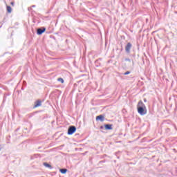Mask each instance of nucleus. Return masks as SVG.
Listing matches in <instances>:
<instances>
[{
    "mask_svg": "<svg viewBox=\"0 0 177 177\" xmlns=\"http://www.w3.org/2000/svg\"><path fill=\"white\" fill-rule=\"evenodd\" d=\"M32 8H35V6H32Z\"/></svg>",
    "mask_w": 177,
    "mask_h": 177,
    "instance_id": "obj_16",
    "label": "nucleus"
},
{
    "mask_svg": "<svg viewBox=\"0 0 177 177\" xmlns=\"http://www.w3.org/2000/svg\"><path fill=\"white\" fill-rule=\"evenodd\" d=\"M138 113L140 114V115H145L147 113V109H146V105L143 103L142 100L138 102V106H137Z\"/></svg>",
    "mask_w": 177,
    "mask_h": 177,
    "instance_id": "obj_1",
    "label": "nucleus"
},
{
    "mask_svg": "<svg viewBox=\"0 0 177 177\" xmlns=\"http://www.w3.org/2000/svg\"><path fill=\"white\" fill-rule=\"evenodd\" d=\"M104 128L106 131H111L113 129V124H105Z\"/></svg>",
    "mask_w": 177,
    "mask_h": 177,
    "instance_id": "obj_7",
    "label": "nucleus"
},
{
    "mask_svg": "<svg viewBox=\"0 0 177 177\" xmlns=\"http://www.w3.org/2000/svg\"><path fill=\"white\" fill-rule=\"evenodd\" d=\"M96 121H101V122H103L104 121V115H100L96 117Z\"/></svg>",
    "mask_w": 177,
    "mask_h": 177,
    "instance_id": "obj_6",
    "label": "nucleus"
},
{
    "mask_svg": "<svg viewBox=\"0 0 177 177\" xmlns=\"http://www.w3.org/2000/svg\"><path fill=\"white\" fill-rule=\"evenodd\" d=\"M43 165H44V167H46V168H50V169H52V165H49L47 162H44Z\"/></svg>",
    "mask_w": 177,
    "mask_h": 177,
    "instance_id": "obj_8",
    "label": "nucleus"
},
{
    "mask_svg": "<svg viewBox=\"0 0 177 177\" xmlns=\"http://www.w3.org/2000/svg\"><path fill=\"white\" fill-rule=\"evenodd\" d=\"M57 81L59 82H61V84H64V80H63V78H62V77L58 78Z\"/></svg>",
    "mask_w": 177,
    "mask_h": 177,
    "instance_id": "obj_10",
    "label": "nucleus"
},
{
    "mask_svg": "<svg viewBox=\"0 0 177 177\" xmlns=\"http://www.w3.org/2000/svg\"><path fill=\"white\" fill-rule=\"evenodd\" d=\"M77 131V127L75 126H70L68 129V135H73Z\"/></svg>",
    "mask_w": 177,
    "mask_h": 177,
    "instance_id": "obj_2",
    "label": "nucleus"
},
{
    "mask_svg": "<svg viewBox=\"0 0 177 177\" xmlns=\"http://www.w3.org/2000/svg\"><path fill=\"white\" fill-rule=\"evenodd\" d=\"M7 11L8 12V13H11L12 12V7L8 6H7Z\"/></svg>",
    "mask_w": 177,
    "mask_h": 177,
    "instance_id": "obj_11",
    "label": "nucleus"
},
{
    "mask_svg": "<svg viewBox=\"0 0 177 177\" xmlns=\"http://www.w3.org/2000/svg\"><path fill=\"white\" fill-rule=\"evenodd\" d=\"M144 102H147V100H146V99H144Z\"/></svg>",
    "mask_w": 177,
    "mask_h": 177,
    "instance_id": "obj_15",
    "label": "nucleus"
},
{
    "mask_svg": "<svg viewBox=\"0 0 177 177\" xmlns=\"http://www.w3.org/2000/svg\"><path fill=\"white\" fill-rule=\"evenodd\" d=\"M104 128V127L100 126V129H103Z\"/></svg>",
    "mask_w": 177,
    "mask_h": 177,
    "instance_id": "obj_14",
    "label": "nucleus"
},
{
    "mask_svg": "<svg viewBox=\"0 0 177 177\" xmlns=\"http://www.w3.org/2000/svg\"><path fill=\"white\" fill-rule=\"evenodd\" d=\"M45 31H46V28H38L37 30V32L38 35H42V34H44V32H45Z\"/></svg>",
    "mask_w": 177,
    "mask_h": 177,
    "instance_id": "obj_5",
    "label": "nucleus"
},
{
    "mask_svg": "<svg viewBox=\"0 0 177 177\" xmlns=\"http://www.w3.org/2000/svg\"><path fill=\"white\" fill-rule=\"evenodd\" d=\"M61 174H66L67 169H61L60 170Z\"/></svg>",
    "mask_w": 177,
    "mask_h": 177,
    "instance_id": "obj_9",
    "label": "nucleus"
},
{
    "mask_svg": "<svg viewBox=\"0 0 177 177\" xmlns=\"http://www.w3.org/2000/svg\"><path fill=\"white\" fill-rule=\"evenodd\" d=\"M132 48V44L131 43H127V44L125 46V51L126 53H131V49Z\"/></svg>",
    "mask_w": 177,
    "mask_h": 177,
    "instance_id": "obj_3",
    "label": "nucleus"
},
{
    "mask_svg": "<svg viewBox=\"0 0 177 177\" xmlns=\"http://www.w3.org/2000/svg\"><path fill=\"white\" fill-rule=\"evenodd\" d=\"M128 74H131V72L127 71L126 73H124V75H128Z\"/></svg>",
    "mask_w": 177,
    "mask_h": 177,
    "instance_id": "obj_12",
    "label": "nucleus"
},
{
    "mask_svg": "<svg viewBox=\"0 0 177 177\" xmlns=\"http://www.w3.org/2000/svg\"><path fill=\"white\" fill-rule=\"evenodd\" d=\"M125 61H126V62H131V59H130L129 58H126V59H125Z\"/></svg>",
    "mask_w": 177,
    "mask_h": 177,
    "instance_id": "obj_13",
    "label": "nucleus"
},
{
    "mask_svg": "<svg viewBox=\"0 0 177 177\" xmlns=\"http://www.w3.org/2000/svg\"><path fill=\"white\" fill-rule=\"evenodd\" d=\"M42 106V101L41 100H37L36 102H35L34 109H37V107H39Z\"/></svg>",
    "mask_w": 177,
    "mask_h": 177,
    "instance_id": "obj_4",
    "label": "nucleus"
}]
</instances>
